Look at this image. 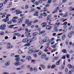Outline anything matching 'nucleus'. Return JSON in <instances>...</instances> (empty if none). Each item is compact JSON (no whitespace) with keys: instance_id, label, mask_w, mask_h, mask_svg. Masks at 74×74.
<instances>
[{"instance_id":"nucleus-58","label":"nucleus","mask_w":74,"mask_h":74,"mask_svg":"<svg viewBox=\"0 0 74 74\" xmlns=\"http://www.w3.org/2000/svg\"><path fill=\"white\" fill-rule=\"evenodd\" d=\"M29 71H33V69L32 68H30L29 69Z\"/></svg>"},{"instance_id":"nucleus-25","label":"nucleus","mask_w":74,"mask_h":74,"mask_svg":"<svg viewBox=\"0 0 74 74\" xmlns=\"http://www.w3.org/2000/svg\"><path fill=\"white\" fill-rule=\"evenodd\" d=\"M35 14H34V16H38V12H35Z\"/></svg>"},{"instance_id":"nucleus-15","label":"nucleus","mask_w":74,"mask_h":74,"mask_svg":"<svg viewBox=\"0 0 74 74\" xmlns=\"http://www.w3.org/2000/svg\"><path fill=\"white\" fill-rule=\"evenodd\" d=\"M25 36L28 38H30L31 36H30V33H28V34H26L25 35Z\"/></svg>"},{"instance_id":"nucleus-30","label":"nucleus","mask_w":74,"mask_h":74,"mask_svg":"<svg viewBox=\"0 0 74 74\" xmlns=\"http://www.w3.org/2000/svg\"><path fill=\"white\" fill-rule=\"evenodd\" d=\"M66 35H64V36H62V40H64V38H66Z\"/></svg>"},{"instance_id":"nucleus-7","label":"nucleus","mask_w":74,"mask_h":74,"mask_svg":"<svg viewBox=\"0 0 74 74\" xmlns=\"http://www.w3.org/2000/svg\"><path fill=\"white\" fill-rule=\"evenodd\" d=\"M29 40H28L27 39H25L23 40V42L24 43H26L27 42V43H28L29 42Z\"/></svg>"},{"instance_id":"nucleus-14","label":"nucleus","mask_w":74,"mask_h":74,"mask_svg":"<svg viewBox=\"0 0 74 74\" xmlns=\"http://www.w3.org/2000/svg\"><path fill=\"white\" fill-rule=\"evenodd\" d=\"M49 41V38H46L45 39H43V41L45 42H48V41Z\"/></svg>"},{"instance_id":"nucleus-45","label":"nucleus","mask_w":74,"mask_h":74,"mask_svg":"<svg viewBox=\"0 0 74 74\" xmlns=\"http://www.w3.org/2000/svg\"><path fill=\"white\" fill-rule=\"evenodd\" d=\"M8 1V0H6L4 1L3 2V4H6L7 3V2Z\"/></svg>"},{"instance_id":"nucleus-12","label":"nucleus","mask_w":74,"mask_h":74,"mask_svg":"<svg viewBox=\"0 0 74 74\" xmlns=\"http://www.w3.org/2000/svg\"><path fill=\"white\" fill-rule=\"evenodd\" d=\"M46 29L47 30H50L51 29H52V27H51V26H47L46 28Z\"/></svg>"},{"instance_id":"nucleus-42","label":"nucleus","mask_w":74,"mask_h":74,"mask_svg":"<svg viewBox=\"0 0 74 74\" xmlns=\"http://www.w3.org/2000/svg\"><path fill=\"white\" fill-rule=\"evenodd\" d=\"M42 53V51H40L38 53V55L41 56V54Z\"/></svg>"},{"instance_id":"nucleus-22","label":"nucleus","mask_w":74,"mask_h":74,"mask_svg":"<svg viewBox=\"0 0 74 74\" xmlns=\"http://www.w3.org/2000/svg\"><path fill=\"white\" fill-rule=\"evenodd\" d=\"M68 36L69 38H71V37H72V35H71V33H69L68 34Z\"/></svg>"},{"instance_id":"nucleus-17","label":"nucleus","mask_w":74,"mask_h":74,"mask_svg":"<svg viewBox=\"0 0 74 74\" xmlns=\"http://www.w3.org/2000/svg\"><path fill=\"white\" fill-rule=\"evenodd\" d=\"M40 66L43 69H45V65L42 64H40Z\"/></svg>"},{"instance_id":"nucleus-24","label":"nucleus","mask_w":74,"mask_h":74,"mask_svg":"<svg viewBox=\"0 0 74 74\" xmlns=\"http://www.w3.org/2000/svg\"><path fill=\"white\" fill-rule=\"evenodd\" d=\"M31 23H32V22H31V21H29V22L27 24V26H31L32 25Z\"/></svg>"},{"instance_id":"nucleus-51","label":"nucleus","mask_w":74,"mask_h":74,"mask_svg":"<svg viewBox=\"0 0 74 74\" xmlns=\"http://www.w3.org/2000/svg\"><path fill=\"white\" fill-rule=\"evenodd\" d=\"M42 1H47V0H40V1H39V3H42Z\"/></svg>"},{"instance_id":"nucleus-43","label":"nucleus","mask_w":74,"mask_h":74,"mask_svg":"<svg viewBox=\"0 0 74 74\" xmlns=\"http://www.w3.org/2000/svg\"><path fill=\"white\" fill-rule=\"evenodd\" d=\"M58 58H59L58 57H54L53 58V60H57Z\"/></svg>"},{"instance_id":"nucleus-62","label":"nucleus","mask_w":74,"mask_h":74,"mask_svg":"<svg viewBox=\"0 0 74 74\" xmlns=\"http://www.w3.org/2000/svg\"><path fill=\"white\" fill-rule=\"evenodd\" d=\"M8 24H9V25L12 24V22L11 21H9L8 22Z\"/></svg>"},{"instance_id":"nucleus-37","label":"nucleus","mask_w":74,"mask_h":74,"mask_svg":"<svg viewBox=\"0 0 74 74\" xmlns=\"http://www.w3.org/2000/svg\"><path fill=\"white\" fill-rule=\"evenodd\" d=\"M20 61L21 62H25L26 60L25 59H22L20 60Z\"/></svg>"},{"instance_id":"nucleus-36","label":"nucleus","mask_w":74,"mask_h":74,"mask_svg":"<svg viewBox=\"0 0 74 74\" xmlns=\"http://www.w3.org/2000/svg\"><path fill=\"white\" fill-rule=\"evenodd\" d=\"M43 41L44 40H43L42 41H39V42L40 43V44H44V43L45 42Z\"/></svg>"},{"instance_id":"nucleus-40","label":"nucleus","mask_w":74,"mask_h":74,"mask_svg":"<svg viewBox=\"0 0 74 74\" xmlns=\"http://www.w3.org/2000/svg\"><path fill=\"white\" fill-rule=\"evenodd\" d=\"M60 60H60L59 61L56 63V65H59L60 64Z\"/></svg>"},{"instance_id":"nucleus-32","label":"nucleus","mask_w":74,"mask_h":74,"mask_svg":"<svg viewBox=\"0 0 74 74\" xmlns=\"http://www.w3.org/2000/svg\"><path fill=\"white\" fill-rule=\"evenodd\" d=\"M58 12V10L56 9L54 10V11L52 12V14H55Z\"/></svg>"},{"instance_id":"nucleus-39","label":"nucleus","mask_w":74,"mask_h":74,"mask_svg":"<svg viewBox=\"0 0 74 74\" xmlns=\"http://www.w3.org/2000/svg\"><path fill=\"white\" fill-rule=\"evenodd\" d=\"M69 40H66L65 43H66V45H68V44H69Z\"/></svg>"},{"instance_id":"nucleus-44","label":"nucleus","mask_w":74,"mask_h":74,"mask_svg":"<svg viewBox=\"0 0 74 74\" xmlns=\"http://www.w3.org/2000/svg\"><path fill=\"white\" fill-rule=\"evenodd\" d=\"M56 66V65L55 64H53L52 65L51 67V69H54L55 67Z\"/></svg>"},{"instance_id":"nucleus-49","label":"nucleus","mask_w":74,"mask_h":74,"mask_svg":"<svg viewBox=\"0 0 74 74\" xmlns=\"http://www.w3.org/2000/svg\"><path fill=\"white\" fill-rule=\"evenodd\" d=\"M28 8H29V6L27 5H25V9H28Z\"/></svg>"},{"instance_id":"nucleus-47","label":"nucleus","mask_w":74,"mask_h":74,"mask_svg":"<svg viewBox=\"0 0 74 74\" xmlns=\"http://www.w3.org/2000/svg\"><path fill=\"white\" fill-rule=\"evenodd\" d=\"M29 20H26V22L25 23V24H27V23H29Z\"/></svg>"},{"instance_id":"nucleus-33","label":"nucleus","mask_w":74,"mask_h":74,"mask_svg":"<svg viewBox=\"0 0 74 74\" xmlns=\"http://www.w3.org/2000/svg\"><path fill=\"white\" fill-rule=\"evenodd\" d=\"M32 52H33V50L32 49H30L28 51V53H32Z\"/></svg>"},{"instance_id":"nucleus-19","label":"nucleus","mask_w":74,"mask_h":74,"mask_svg":"<svg viewBox=\"0 0 74 74\" xmlns=\"http://www.w3.org/2000/svg\"><path fill=\"white\" fill-rule=\"evenodd\" d=\"M73 71H74V68H73L72 69L71 71H69L68 72L69 74H71L73 73Z\"/></svg>"},{"instance_id":"nucleus-2","label":"nucleus","mask_w":74,"mask_h":74,"mask_svg":"<svg viewBox=\"0 0 74 74\" xmlns=\"http://www.w3.org/2000/svg\"><path fill=\"white\" fill-rule=\"evenodd\" d=\"M7 45L8 46L7 47V49H10L12 48H13V46L12 45H11V43H7Z\"/></svg>"},{"instance_id":"nucleus-38","label":"nucleus","mask_w":74,"mask_h":74,"mask_svg":"<svg viewBox=\"0 0 74 74\" xmlns=\"http://www.w3.org/2000/svg\"><path fill=\"white\" fill-rule=\"evenodd\" d=\"M14 25H11L8 27V28H13V27H14Z\"/></svg>"},{"instance_id":"nucleus-41","label":"nucleus","mask_w":74,"mask_h":74,"mask_svg":"<svg viewBox=\"0 0 74 74\" xmlns=\"http://www.w3.org/2000/svg\"><path fill=\"white\" fill-rule=\"evenodd\" d=\"M34 71L36 72L37 71V69L36 67H35L34 68Z\"/></svg>"},{"instance_id":"nucleus-13","label":"nucleus","mask_w":74,"mask_h":74,"mask_svg":"<svg viewBox=\"0 0 74 74\" xmlns=\"http://www.w3.org/2000/svg\"><path fill=\"white\" fill-rule=\"evenodd\" d=\"M41 25L43 27H44L47 26V23H44L41 24Z\"/></svg>"},{"instance_id":"nucleus-27","label":"nucleus","mask_w":74,"mask_h":74,"mask_svg":"<svg viewBox=\"0 0 74 74\" xmlns=\"http://www.w3.org/2000/svg\"><path fill=\"white\" fill-rule=\"evenodd\" d=\"M25 31H26V32H27V33H29V32H31V30H28V29L26 28L25 29Z\"/></svg>"},{"instance_id":"nucleus-53","label":"nucleus","mask_w":74,"mask_h":74,"mask_svg":"<svg viewBox=\"0 0 74 74\" xmlns=\"http://www.w3.org/2000/svg\"><path fill=\"white\" fill-rule=\"evenodd\" d=\"M51 1H52L51 0H49L47 3L48 4H51Z\"/></svg>"},{"instance_id":"nucleus-34","label":"nucleus","mask_w":74,"mask_h":74,"mask_svg":"<svg viewBox=\"0 0 74 74\" xmlns=\"http://www.w3.org/2000/svg\"><path fill=\"white\" fill-rule=\"evenodd\" d=\"M62 52H63V53H66V52H67V51H66V49H64L62 50Z\"/></svg>"},{"instance_id":"nucleus-46","label":"nucleus","mask_w":74,"mask_h":74,"mask_svg":"<svg viewBox=\"0 0 74 74\" xmlns=\"http://www.w3.org/2000/svg\"><path fill=\"white\" fill-rule=\"evenodd\" d=\"M12 19H18V17L17 16H15L12 18Z\"/></svg>"},{"instance_id":"nucleus-8","label":"nucleus","mask_w":74,"mask_h":74,"mask_svg":"<svg viewBox=\"0 0 74 74\" xmlns=\"http://www.w3.org/2000/svg\"><path fill=\"white\" fill-rule=\"evenodd\" d=\"M10 61H8L5 64V65L6 66H10Z\"/></svg>"},{"instance_id":"nucleus-54","label":"nucleus","mask_w":74,"mask_h":74,"mask_svg":"<svg viewBox=\"0 0 74 74\" xmlns=\"http://www.w3.org/2000/svg\"><path fill=\"white\" fill-rule=\"evenodd\" d=\"M19 23H22V19H19Z\"/></svg>"},{"instance_id":"nucleus-50","label":"nucleus","mask_w":74,"mask_h":74,"mask_svg":"<svg viewBox=\"0 0 74 74\" xmlns=\"http://www.w3.org/2000/svg\"><path fill=\"white\" fill-rule=\"evenodd\" d=\"M54 39H55V38H52L51 39V40H50L49 41L50 42H52V41H53L54 40Z\"/></svg>"},{"instance_id":"nucleus-63","label":"nucleus","mask_w":74,"mask_h":74,"mask_svg":"<svg viewBox=\"0 0 74 74\" xmlns=\"http://www.w3.org/2000/svg\"><path fill=\"white\" fill-rule=\"evenodd\" d=\"M65 73H67L68 72V69L67 68H66L65 69Z\"/></svg>"},{"instance_id":"nucleus-6","label":"nucleus","mask_w":74,"mask_h":74,"mask_svg":"<svg viewBox=\"0 0 74 74\" xmlns=\"http://www.w3.org/2000/svg\"><path fill=\"white\" fill-rule=\"evenodd\" d=\"M59 25H60V22L57 23H56L54 27L57 28L58 27H59Z\"/></svg>"},{"instance_id":"nucleus-48","label":"nucleus","mask_w":74,"mask_h":74,"mask_svg":"<svg viewBox=\"0 0 74 74\" xmlns=\"http://www.w3.org/2000/svg\"><path fill=\"white\" fill-rule=\"evenodd\" d=\"M68 66L69 68H70V69H71V68H72V66L70 64H68Z\"/></svg>"},{"instance_id":"nucleus-16","label":"nucleus","mask_w":74,"mask_h":74,"mask_svg":"<svg viewBox=\"0 0 74 74\" xmlns=\"http://www.w3.org/2000/svg\"><path fill=\"white\" fill-rule=\"evenodd\" d=\"M46 56V55L45 54H43L41 56V58L42 59H44L45 58Z\"/></svg>"},{"instance_id":"nucleus-57","label":"nucleus","mask_w":74,"mask_h":74,"mask_svg":"<svg viewBox=\"0 0 74 74\" xmlns=\"http://www.w3.org/2000/svg\"><path fill=\"white\" fill-rule=\"evenodd\" d=\"M16 10V8H13L10 9L11 11H14V10Z\"/></svg>"},{"instance_id":"nucleus-26","label":"nucleus","mask_w":74,"mask_h":74,"mask_svg":"<svg viewBox=\"0 0 74 74\" xmlns=\"http://www.w3.org/2000/svg\"><path fill=\"white\" fill-rule=\"evenodd\" d=\"M28 44H25L24 46L25 47H29V46H30V43H29V41L28 42Z\"/></svg>"},{"instance_id":"nucleus-64","label":"nucleus","mask_w":74,"mask_h":74,"mask_svg":"<svg viewBox=\"0 0 74 74\" xmlns=\"http://www.w3.org/2000/svg\"><path fill=\"white\" fill-rule=\"evenodd\" d=\"M31 49L32 50V49H34L35 47H34V46H32V47H31Z\"/></svg>"},{"instance_id":"nucleus-31","label":"nucleus","mask_w":74,"mask_h":74,"mask_svg":"<svg viewBox=\"0 0 74 74\" xmlns=\"http://www.w3.org/2000/svg\"><path fill=\"white\" fill-rule=\"evenodd\" d=\"M12 21L13 22V23H16V22H17V20H16V19H12Z\"/></svg>"},{"instance_id":"nucleus-10","label":"nucleus","mask_w":74,"mask_h":74,"mask_svg":"<svg viewBox=\"0 0 74 74\" xmlns=\"http://www.w3.org/2000/svg\"><path fill=\"white\" fill-rule=\"evenodd\" d=\"M14 36H17V37H20L21 36V34L18 33H16L14 34Z\"/></svg>"},{"instance_id":"nucleus-61","label":"nucleus","mask_w":74,"mask_h":74,"mask_svg":"<svg viewBox=\"0 0 74 74\" xmlns=\"http://www.w3.org/2000/svg\"><path fill=\"white\" fill-rule=\"evenodd\" d=\"M61 67L62 70H63V69H64V67L63 65H62Z\"/></svg>"},{"instance_id":"nucleus-59","label":"nucleus","mask_w":74,"mask_h":74,"mask_svg":"<svg viewBox=\"0 0 74 74\" xmlns=\"http://www.w3.org/2000/svg\"><path fill=\"white\" fill-rule=\"evenodd\" d=\"M67 24V22H64L63 23L64 25L65 26H66V25Z\"/></svg>"},{"instance_id":"nucleus-29","label":"nucleus","mask_w":74,"mask_h":74,"mask_svg":"<svg viewBox=\"0 0 74 74\" xmlns=\"http://www.w3.org/2000/svg\"><path fill=\"white\" fill-rule=\"evenodd\" d=\"M54 31L55 32H58V30L57 29V28L54 27Z\"/></svg>"},{"instance_id":"nucleus-3","label":"nucleus","mask_w":74,"mask_h":74,"mask_svg":"<svg viewBox=\"0 0 74 74\" xmlns=\"http://www.w3.org/2000/svg\"><path fill=\"white\" fill-rule=\"evenodd\" d=\"M1 30H5V27H6V25L4 24L0 26Z\"/></svg>"},{"instance_id":"nucleus-23","label":"nucleus","mask_w":74,"mask_h":74,"mask_svg":"<svg viewBox=\"0 0 74 74\" xmlns=\"http://www.w3.org/2000/svg\"><path fill=\"white\" fill-rule=\"evenodd\" d=\"M52 17V16L51 15H49L48 16V17H47V20H49Z\"/></svg>"},{"instance_id":"nucleus-4","label":"nucleus","mask_w":74,"mask_h":74,"mask_svg":"<svg viewBox=\"0 0 74 74\" xmlns=\"http://www.w3.org/2000/svg\"><path fill=\"white\" fill-rule=\"evenodd\" d=\"M5 19H4L2 20L3 22H7L9 21V18L8 17H6Z\"/></svg>"},{"instance_id":"nucleus-21","label":"nucleus","mask_w":74,"mask_h":74,"mask_svg":"<svg viewBox=\"0 0 74 74\" xmlns=\"http://www.w3.org/2000/svg\"><path fill=\"white\" fill-rule=\"evenodd\" d=\"M38 32H34L32 34V36L34 37V36H37V35H38Z\"/></svg>"},{"instance_id":"nucleus-11","label":"nucleus","mask_w":74,"mask_h":74,"mask_svg":"<svg viewBox=\"0 0 74 74\" xmlns=\"http://www.w3.org/2000/svg\"><path fill=\"white\" fill-rule=\"evenodd\" d=\"M16 12V15H18V14H21V13H22V11H19L18 10H15Z\"/></svg>"},{"instance_id":"nucleus-56","label":"nucleus","mask_w":74,"mask_h":74,"mask_svg":"<svg viewBox=\"0 0 74 74\" xmlns=\"http://www.w3.org/2000/svg\"><path fill=\"white\" fill-rule=\"evenodd\" d=\"M35 4L36 5H38L39 4V3L38 2L36 1L35 2Z\"/></svg>"},{"instance_id":"nucleus-9","label":"nucleus","mask_w":74,"mask_h":74,"mask_svg":"<svg viewBox=\"0 0 74 74\" xmlns=\"http://www.w3.org/2000/svg\"><path fill=\"white\" fill-rule=\"evenodd\" d=\"M26 59L27 60H28L29 61H30V60H32V57L29 56H27L26 57Z\"/></svg>"},{"instance_id":"nucleus-55","label":"nucleus","mask_w":74,"mask_h":74,"mask_svg":"<svg viewBox=\"0 0 74 74\" xmlns=\"http://www.w3.org/2000/svg\"><path fill=\"white\" fill-rule=\"evenodd\" d=\"M3 3H1L0 4V8H1L2 7H3Z\"/></svg>"},{"instance_id":"nucleus-1","label":"nucleus","mask_w":74,"mask_h":74,"mask_svg":"<svg viewBox=\"0 0 74 74\" xmlns=\"http://www.w3.org/2000/svg\"><path fill=\"white\" fill-rule=\"evenodd\" d=\"M37 39V37L36 36L34 37H32V39H29V43H31L32 41H36Z\"/></svg>"},{"instance_id":"nucleus-5","label":"nucleus","mask_w":74,"mask_h":74,"mask_svg":"<svg viewBox=\"0 0 74 74\" xmlns=\"http://www.w3.org/2000/svg\"><path fill=\"white\" fill-rule=\"evenodd\" d=\"M21 64H22V63L20 62H16L14 63V65L16 66H21Z\"/></svg>"},{"instance_id":"nucleus-28","label":"nucleus","mask_w":74,"mask_h":74,"mask_svg":"<svg viewBox=\"0 0 74 74\" xmlns=\"http://www.w3.org/2000/svg\"><path fill=\"white\" fill-rule=\"evenodd\" d=\"M18 52L19 54H22V53H23L22 51H21V50H18Z\"/></svg>"},{"instance_id":"nucleus-20","label":"nucleus","mask_w":74,"mask_h":74,"mask_svg":"<svg viewBox=\"0 0 74 74\" xmlns=\"http://www.w3.org/2000/svg\"><path fill=\"white\" fill-rule=\"evenodd\" d=\"M15 60L16 62H19L20 61V57L16 58L15 59Z\"/></svg>"},{"instance_id":"nucleus-18","label":"nucleus","mask_w":74,"mask_h":74,"mask_svg":"<svg viewBox=\"0 0 74 74\" xmlns=\"http://www.w3.org/2000/svg\"><path fill=\"white\" fill-rule=\"evenodd\" d=\"M21 46H22V44L21 43H18L17 44L16 47L17 48H19Z\"/></svg>"},{"instance_id":"nucleus-52","label":"nucleus","mask_w":74,"mask_h":74,"mask_svg":"<svg viewBox=\"0 0 74 74\" xmlns=\"http://www.w3.org/2000/svg\"><path fill=\"white\" fill-rule=\"evenodd\" d=\"M38 20H36L35 21H34L33 22V23H37V22H38Z\"/></svg>"},{"instance_id":"nucleus-35","label":"nucleus","mask_w":74,"mask_h":74,"mask_svg":"<svg viewBox=\"0 0 74 74\" xmlns=\"http://www.w3.org/2000/svg\"><path fill=\"white\" fill-rule=\"evenodd\" d=\"M22 30H23V28H20L18 29V32H21V31H22Z\"/></svg>"},{"instance_id":"nucleus-60","label":"nucleus","mask_w":74,"mask_h":74,"mask_svg":"<svg viewBox=\"0 0 74 74\" xmlns=\"http://www.w3.org/2000/svg\"><path fill=\"white\" fill-rule=\"evenodd\" d=\"M0 35H4V32H2L0 33Z\"/></svg>"}]
</instances>
